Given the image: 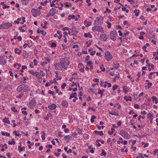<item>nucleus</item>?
I'll return each mask as SVG.
<instances>
[{"instance_id": "obj_1", "label": "nucleus", "mask_w": 158, "mask_h": 158, "mask_svg": "<svg viewBox=\"0 0 158 158\" xmlns=\"http://www.w3.org/2000/svg\"><path fill=\"white\" fill-rule=\"evenodd\" d=\"M70 63L69 58L66 57L61 58L60 62L55 64L54 66L56 70H62L63 69H66Z\"/></svg>"}, {"instance_id": "obj_2", "label": "nucleus", "mask_w": 158, "mask_h": 158, "mask_svg": "<svg viewBox=\"0 0 158 158\" xmlns=\"http://www.w3.org/2000/svg\"><path fill=\"white\" fill-rule=\"evenodd\" d=\"M30 88L27 85H22L19 86L17 89L19 92H26L30 90Z\"/></svg>"}, {"instance_id": "obj_3", "label": "nucleus", "mask_w": 158, "mask_h": 158, "mask_svg": "<svg viewBox=\"0 0 158 158\" xmlns=\"http://www.w3.org/2000/svg\"><path fill=\"white\" fill-rule=\"evenodd\" d=\"M12 26V24L11 23H5L0 25V29H8Z\"/></svg>"}, {"instance_id": "obj_4", "label": "nucleus", "mask_w": 158, "mask_h": 158, "mask_svg": "<svg viewBox=\"0 0 158 158\" xmlns=\"http://www.w3.org/2000/svg\"><path fill=\"white\" fill-rule=\"evenodd\" d=\"M92 30L93 31H98V32H100L102 33L104 32L103 28L100 26H94L92 28Z\"/></svg>"}, {"instance_id": "obj_5", "label": "nucleus", "mask_w": 158, "mask_h": 158, "mask_svg": "<svg viewBox=\"0 0 158 158\" xmlns=\"http://www.w3.org/2000/svg\"><path fill=\"white\" fill-rule=\"evenodd\" d=\"M111 39L113 41H115L116 39V36L117 35V33L115 31H111L110 34Z\"/></svg>"}, {"instance_id": "obj_6", "label": "nucleus", "mask_w": 158, "mask_h": 158, "mask_svg": "<svg viewBox=\"0 0 158 158\" xmlns=\"http://www.w3.org/2000/svg\"><path fill=\"white\" fill-rule=\"evenodd\" d=\"M105 56V58L107 61H110L112 58V56L108 51L106 52Z\"/></svg>"}, {"instance_id": "obj_7", "label": "nucleus", "mask_w": 158, "mask_h": 158, "mask_svg": "<svg viewBox=\"0 0 158 158\" xmlns=\"http://www.w3.org/2000/svg\"><path fill=\"white\" fill-rule=\"evenodd\" d=\"M5 56L4 55L2 56H0V64L1 65H4L6 64V58H5Z\"/></svg>"}, {"instance_id": "obj_8", "label": "nucleus", "mask_w": 158, "mask_h": 158, "mask_svg": "<svg viewBox=\"0 0 158 158\" xmlns=\"http://www.w3.org/2000/svg\"><path fill=\"white\" fill-rule=\"evenodd\" d=\"M120 134L125 138H128L129 135L128 134L124 131H120Z\"/></svg>"}, {"instance_id": "obj_9", "label": "nucleus", "mask_w": 158, "mask_h": 158, "mask_svg": "<svg viewBox=\"0 0 158 158\" xmlns=\"http://www.w3.org/2000/svg\"><path fill=\"white\" fill-rule=\"evenodd\" d=\"M56 80L55 79H54L53 80H50L49 82H48L45 85L46 87H48L51 85L55 82H56Z\"/></svg>"}, {"instance_id": "obj_10", "label": "nucleus", "mask_w": 158, "mask_h": 158, "mask_svg": "<svg viewBox=\"0 0 158 158\" xmlns=\"http://www.w3.org/2000/svg\"><path fill=\"white\" fill-rule=\"evenodd\" d=\"M41 14L40 11V10L37 9L35 10L33 13V15L34 17H36L37 16Z\"/></svg>"}, {"instance_id": "obj_11", "label": "nucleus", "mask_w": 158, "mask_h": 158, "mask_svg": "<svg viewBox=\"0 0 158 158\" xmlns=\"http://www.w3.org/2000/svg\"><path fill=\"white\" fill-rule=\"evenodd\" d=\"M76 33V31L74 29L72 28L71 29H69L68 34L70 35H72L75 34Z\"/></svg>"}, {"instance_id": "obj_12", "label": "nucleus", "mask_w": 158, "mask_h": 158, "mask_svg": "<svg viewBox=\"0 0 158 158\" xmlns=\"http://www.w3.org/2000/svg\"><path fill=\"white\" fill-rule=\"evenodd\" d=\"M36 104V101L34 99H32L29 102V106L31 108L32 106H35Z\"/></svg>"}, {"instance_id": "obj_13", "label": "nucleus", "mask_w": 158, "mask_h": 158, "mask_svg": "<svg viewBox=\"0 0 158 158\" xmlns=\"http://www.w3.org/2000/svg\"><path fill=\"white\" fill-rule=\"evenodd\" d=\"M37 32L38 33H41L44 36H45L46 34V32L45 31L42 30H41L39 28L37 29Z\"/></svg>"}, {"instance_id": "obj_14", "label": "nucleus", "mask_w": 158, "mask_h": 158, "mask_svg": "<svg viewBox=\"0 0 158 158\" xmlns=\"http://www.w3.org/2000/svg\"><path fill=\"white\" fill-rule=\"evenodd\" d=\"M19 29L22 32H24L26 31L27 28L25 25H23L19 28Z\"/></svg>"}, {"instance_id": "obj_15", "label": "nucleus", "mask_w": 158, "mask_h": 158, "mask_svg": "<svg viewBox=\"0 0 158 158\" xmlns=\"http://www.w3.org/2000/svg\"><path fill=\"white\" fill-rule=\"evenodd\" d=\"M56 107V106L55 104H52L48 106V107L49 109L53 110L55 109Z\"/></svg>"}, {"instance_id": "obj_16", "label": "nucleus", "mask_w": 158, "mask_h": 158, "mask_svg": "<svg viewBox=\"0 0 158 158\" xmlns=\"http://www.w3.org/2000/svg\"><path fill=\"white\" fill-rule=\"evenodd\" d=\"M14 52L15 53L17 54L18 55H19L22 52V50L18 48H16L14 49Z\"/></svg>"}, {"instance_id": "obj_17", "label": "nucleus", "mask_w": 158, "mask_h": 158, "mask_svg": "<svg viewBox=\"0 0 158 158\" xmlns=\"http://www.w3.org/2000/svg\"><path fill=\"white\" fill-rule=\"evenodd\" d=\"M61 104L62 106L65 107H67L68 106V103L66 101H63L62 102Z\"/></svg>"}, {"instance_id": "obj_18", "label": "nucleus", "mask_w": 158, "mask_h": 158, "mask_svg": "<svg viewBox=\"0 0 158 158\" xmlns=\"http://www.w3.org/2000/svg\"><path fill=\"white\" fill-rule=\"evenodd\" d=\"M55 12L56 9L54 8L51 9L49 11L50 14L51 16H53L55 14Z\"/></svg>"}, {"instance_id": "obj_19", "label": "nucleus", "mask_w": 158, "mask_h": 158, "mask_svg": "<svg viewBox=\"0 0 158 158\" xmlns=\"http://www.w3.org/2000/svg\"><path fill=\"white\" fill-rule=\"evenodd\" d=\"M3 122L5 123L9 124L10 123V121L9 120V118H5L3 119Z\"/></svg>"}, {"instance_id": "obj_20", "label": "nucleus", "mask_w": 158, "mask_h": 158, "mask_svg": "<svg viewBox=\"0 0 158 158\" xmlns=\"http://www.w3.org/2000/svg\"><path fill=\"white\" fill-rule=\"evenodd\" d=\"M106 35L104 34H102L101 35L100 37L101 40H102L103 41H106L107 39L106 37Z\"/></svg>"}, {"instance_id": "obj_21", "label": "nucleus", "mask_w": 158, "mask_h": 158, "mask_svg": "<svg viewBox=\"0 0 158 158\" xmlns=\"http://www.w3.org/2000/svg\"><path fill=\"white\" fill-rule=\"evenodd\" d=\"M94 132L97 135H99L101 136L103 135V131H94Z\"/></svg>"}, {"instance_id": "obj_22", "label": "nucleus", "mask_w": 158, "mask_h": 158, "mask_svg": "<svg viewBox=\"0 0 158 158\" xmlns=\"http://www.w3.org/2000/svg\"><path fill=\"white\" fill-rule=\"evenodd\" d=\"M93 48H91L89 49V51L90 52V54L91 55H94L95 54L96 52L95 51H93Z\"/></svg>"}, {"instance_id": "obj_23", "label": "nucleus", "mask_w": 158, "mask_h": 158, "mask_svg": "<svg viewBox=\"0 0 158 158\" xmlns=\"http://www.w3.org/2000/svg\"><path fill=\"white\" fill-rule=\"evenodd\" d=\"M152 101L154 102L155 101V103L156 104L158 102L157 99V98L155 96H153L152 97Z\"/></svg>"}, {"instance_id": "obj_24", "label": "nucleus", "mask_w": 158, "mask_h": 158, "mask_svg": "<svg viewBox=\"0 0 158 158\" xmlns=\"http://www.w3.org/2000/svg\"><path fill=\"white\" fill-rule=\"evenodd\" d=\"M114 75L115 77L114 78L113 81H114L115 82L117 80V79H119V78L120 77V76H119V75L118 74H114Z\"/></svg>"}, {"instance_id": "obj_25", "label": "nucleus", "mask_w": 158, "mask_h": 158, "mask_svg": "<svg viewBox=\"0 0 158 158\" xmlns=\"http://www.w3.org/2000/svg\"><path fill=\"white\" fill-rule=\"evenodd\" d=\"M21 2L23 5H26L28 3V0H21Z\"/></svg>"}, {"instance_id": "obj_26", "label": "nucleus", "mask_w": 158, "mask_h": 158, "mask_svg": "<svg viewBox=\"0 0 158 158\" xmlns=\"http://www.w3.org/2000/svg\"><path fill=\"white\" fill-rule=\"evenodd\" d=\"M72 77L74 80H77L78 79V76L76 73H74L73 74Z\"/></svg>"}, {"instance_id": "obj_27", "label": "nucleus", "mask_w": 158, "mask_h": 158, "mask_svg": "<svg viewBox=\"0 0 158 158\" xmlns=\"http://www.w3.org/2000/svg\"><path fill=\"white\" fill-rule=\"evenodd\" d=\"M13 133L16 136H18L19 137H20L21 135L18 132H17L16 131H14Z\"/></svg>"}, {"instance_id": "obj_28", "label": "nucleus", "mask_w": 158, "mask_h": 158, "mask_svg": "<svg viewBox=\"0 0 158 158\" xmlns=\"http://www.w3.org/2000/svg\"><path fill=\"white\" fill-rule=\"evenodd\" d=\"M75 18V17L74 15H69L68 17V19L69 20L71 19H74Z\"/></svg>"}, {"instance_id": "obj_29", "label": "nucleus", "mask_w": 158, "mask_h": 158, "mask_svg": "<svg viewBox=\"0 0 158 158\" xmlns=\"http://www.w3.org/2000/svg\"><path fill=\"white\" fill-rule=\"evenodd\" d=\"M56 1H53L52 2H51L50 6L51 7L55 6V7L57 8V6H55Z\"/></svg>"}, {"instance_id": "obj_30", "label": "nucleus", "mask_w": 158, "mask_h": 158, "mask_svg": "<svg viewBox=\"0 0 158 158\" xmlns=\"http://www.w3.org/2000/svg\"><path fill=\"white\" fill-rule=\"evenodd\" d=\"M102 152L101 154V156H106L107 154L106 152L104 149H102Z\"/></svg>"}, {"instance_id": "obj_31", "label": "nucleus", "mask_w": 158, "mask_h": 158, "mask_svg": "<svg viewBox=\"0 0 158 158\" xmlns=\"http://www.w3.org/2000/svg\"><path fill=\"white\" fill-rule=\"evenodd\" d=\"M124 98L126 101L131 100V98L130 96L127 97V96H125L124 97Z\"/></svg>"}, {"instance_id": "obj_32", "label": "nucleus", "mask_w": 158, "mask_h": 158, "mask_svg": "<svg viewBox=\"0 0 158 158\" xmlns=\"http://www.w3.org/2000/svg\"><path fill=\"white\" fill-rule=\"evenodd\" d=\"M21 18H18L17 19L14 21V23L15 24H19L20 23V21L21 20Z\"/></svg>"}, {"instance_id": "obj_33", "label": "nucleus", "mask_w": 158, "mask_h": 158, "mask_svg": "<svg viewBox=\"0 0 158 158\" xmlns=\"http://www.w3.org/2000/svg\"><path fill=\"white\" fill-rule=\"evenodd\" d=\"M148 118H150L151 121L153 119V116L151 113H148Z\"/></svg>"}, {"instance_id": "obj_34", "label": "nucleus", "mask_w": 158, "mask_h": 158, "mask_svg": "<svg viewBox=\"0 0 158 158\" xmlns=\"http://www.w3.org/2000/svg\"><path fill=\"white\" fill-rule=\"evenodd\" d=\"M134 12L135 13V16H137L139 15V10L135 9L134 10Z\"/></svg>"}, {"instance_id": "obj_35", "label": "nucleus", "mask_w": 158, "mask_h": 158, "mask_svg": "<svg viewBox=\"0 0 158 158\" xmlns=\"http://www.w3.org/2000/svg\"><path fill=\"white\" fill-rule=\"evenodd\" d=\"M45 59L46 60V61L44 63V64H47L48 63L50 62V59H49L48 57H45ZM43 63H44V62H43Z\"/></svg>"}, {"instance_id": "obj_36", "label": "nucleus", "mask_w": 158, "mask_h": 158, "mask_svg": "<svg viewBox=\"0 0 158 158\" xmlns=\"http://www.w3.org/2000/svg\"><path fill=\"white\" fill-rule=\"evenodd\" d=\"M64 5L66 7H71L72 6L71 4L68 2H65L64 3Z\"/></svg>"}, {"instance_id": "obj_37", "label": "nucleus", "mask_w": 158, "mask_h": 158, "mask_svg": "<svg viewBox=\"0 0 158 158\" xmlns=\"http://www.w3.org/2000/svg\"><path fill=\"white\" fill-rule=\"evenodd\" d=\"M104 91V90L102 89V90H101L100 89H98V94H101V96H102V94L103 93Z\"/></svg>"}, {"instance_id": "obj_38", "label": "nucleus", "mask_w": 158, "mask_h": 158, "mask_svg": "<svg viewBox=\"0 0 158 158\" xmlns=\"http://www.w3.org/2000/svg\"><path fill=\"white\" fill-rule=\"evenodd\" d=\"M123 91L125 93H126L127 91V89L126 86H124L123 87Z\"/></svg>"}, {"instance_id": "obj_39", "label": "nucleus", "mask_w": 158, "mask_h": 158, "mask_svg": "<svg viewBox=\"0 0 158 158\" xmlns=\"http://www.w3.org/2000/svg\"><path fill=\"white\" fill-rule=\"evenodd\" d=\"M141 144L143 145V146L144 148H145L148 147V143H145L143 142H142L141 143Z\"/></svg>"}, {"instance_id": "obj_40", "label": "nucleus", "mask_w": 158, "mask_h": 158, "mask_svg": "<svg viewBox=\"0 0 158 158\" xmlns=\"http://www.w3.org/2000/svg\"><path fill=\"white\" fill-rule=\"evenodd\" d=\"M18 150L20 152H22L23 150H24L25 149V147H22L20 146H19L18 147Z\"/></svg>"}, {"instance_id": "obj_41", "label": "nucleus", "mask_w": 158, "mask_h": 158, "mask_svg": "<svg viewBox=\"0 0 158 158\" xmlns=\"http://www.w3.org/2000/svg\"><path fill=\"white\" fill-rule=\"evenodd\" d=\"M8 144L11 145H14L15 144V141L14 139H12L11 142L9 141Z\"/></svg>"}, {"instance_id": "obj_42", "label": "nucleus", "mask_w": 158, "mask_h": 158, "mask_svg": "<svg viewBox=\"0 0 158 158\" xmlns=\"http://www.w3.org/2000/svg\"><path fill=\"white\" fill-rule=\"evenodd\" d=\"M38 81L40 82L41 83L42 81V78L40 76L37 78Z\"/></svg>"}, {"instance_id": "obj_43", "label": "nucleus", "mask_w": 158, "mask_h": 158, "mask_svg": "<svg viewBox=\"0 0 158 158\" xmlns=\"http://www.w3.org/2000/svg\"><path fill=\"white\" fill-rule=\"evenodd\" d=\"M96 117L95 115H92L91 117V122L92 123H93L94 122V119L96 118Z\"/></svg>"}, {"instance_id": "obj_44", "label": "nucleus", "mask_w": 158, "mask_h": 158, "mask_svg": "<svg viewBox=\"0 0 158 158\" xmlns=\"http://www.w3.org/2000/svg\"><path fill=\"white\" fill-rule=\"evenodd\" d=\"M89 36H91V35L90 34V33L88 32V34L86 33H84V36L86 38L89 37Z\"/></svg>"}, {"instance_id": "obj_45", "label": "nucleus", "mask_w": 158, "mask_h": 158, "mask_svg": "<svg viewBox=\"0 0 158 158\" xmlns=\"http://www.w3.org/2000/svg\"><path fill=\"white\" fill-rule=\"evenodd\" d=\"M135 158H144V156L142 153H140L139 156Z\"/></svg>"}, {"instance_id": "obj_46", "label": "nucleus", "mask_w": 158, "mask_h": 158, "mask_svg": "<svg viewBox=\"0 0 158 158\" xmlns=\"http://www.w3.org/2000/svg\"><path fill=\"white\" fill-rule=\"evenodd\" d=\"M119 64L117 63L116 64H114L113 66L116 69H118L119 67Z\"/></svg>"}, {"instance_id": "obj_47", "label": "nucleus", "mask_w": 158, "mask_h": 158, "mask_svg": "<svg viewBox=\"0 0 158 158\" xmlns=\"http://www.w3.org/2000/svg\"><path fill=\"white\" fill-rule=\"evenodd\" d=\"M72 95H74V96H76L77 95V93H72L69 97V98L70 99H71L72 98Z\"/></svg>"}, {"instance_id": "obj_48", "label": "nucleus", "mask_w": 158, "mask_h": 158, "mask_svg": "<svg viewBox=\"0 0 158 158\" xmlns=\"http://www.w3.org/2000/svg\"><path fill=\"white\" fill-rule=\"evenodd\" d=\"M11 110L15 112H17V110L15 109V107L14 106L12 107L11 108Z\"/></svg>"}, {"instance_id": "obj_49", "label": "nucleus", "mask_w": 158, "mask_h": 158, "mask_svg": "<svg viewBox=\"0 0 158 158\" xmlns=\"http://www.w3.org/2000/svg\"><path fill=\"white\" fill-rule=\"evenodd\" d=\"M153 154L156 155L158 153V149L157 148L153 152Z\"/></svg>"}, {"instance_id": "obj_50", "label": "nucleus", "mask_w": 158, "mask_h": 158, "mask_svg": "<svg viewBox=\"0 0 158 158\" xmlns=\"http://www.w3.org/2000/svg\"><path fill=\"white\" fill-rule=\"evenodd\" d=\"M118 87V85H115L112 87V89L113 90H115Z\"/></svg>"}, {"instance_id": "obj_51", "label": "nucleus", "mask_w": 158, "mask_h": 158, "mask_svg": "<svg viewBox=\"0 0 158 158\" xmlns=\"http://www.w3.org/2000/svg\"><path fill=\"white\" fill-rule=\"evenodd\" d=\"M33 63H34V65L35 66H36L38 64L37 61L35 59L33 60Z\"/></svg>"}, {"instance_id": "obj_52", "label": "nucleus", "mask_w": 158, "mask_h": 158, "mask_svg": "<svg viewBox=\"0 0 158 158\" xmlns=\"http://www.w3.org/2000/svg\"><path fill=\"white\" fill-rule=\"evenodd\" d=\"M134 107L136 109H139V106L138 104H135L134 106Z\"/></svg>"}, {"instance_id": "obj_53", "label": "nucleus", "mask_w": 158, "mask_h": 158, "mask_svg": "<svg viewBox=\"0 0 158 158\" xmlns=\"http://www.w3.org/2000/svg\"><path fill=\"white\" fill-rule=\"evenodd\" d=\"M55 77L57 78V80H61V79L60 76H59L58 75H56Z\"/></svg>"}, {"instance_id": "obj_54", "label": "nucleus", "mask_w": 158, "mask_h": 158, "mask_svg": "<svg viewBox=\"0 0 158 158\" xmlns=\"http://www.w3.org/2000/svg\"><path fill=\"white\" fill-rule=\"evenodd\" d=\"M10 7V6H9L7 5H5L3 7H2V8L3 9H5L6 8H9Z\"/></svg>"}, {"instance_id": "obj_55", "label": "nucleus", "mask_w": 158, "mask_h": 158, "mask_svg": "<svg viewBox=\"0 0 158 158\" xmlns=\"http://www.w3.org/2000/svg\"><path fill=\"white\" fill-rule=\"evenodd\" d=\"M66 84L65 83H63L61 86V88L62 89H64L65 87H66Z\"/></svg>"}, {"instance_id": "obj_56", "label": "nucleus", "mask_w": 158, "mask_h": 158, "mask_svg": "<svg viewBox=\"0 0 158 158\" xmlns=\"http://www.w3.org/2000/svg\"><path fill=\"white\" fill-rule=\"evenodd\" d=\"M19 67V68H20L21 66V64L19 63H16L15 64L14 66L15 67H16L17 66Z\"/></svg>"}, {"instance_id": "obj_57", "label": "nucleus", "mask_w": 158, "mask_h": 158, "mask_svg": "<svg viewBox=\"0 0 158 158\" xmlns=\"http://www.w3.org/2000/svg\"><path fill=\"white\" fill-rule=\"evenodd\" d=\"M41 25L42 27L45 29H46L47 28V27L46 25H45V24H44L43 23H42L41 24Z\"/></svg>"}, {"instance_id": "obj_58", "label": "nucleus", "mask_w": 158, "mask_h": 158, "mask_svg": "<svg viewBox=\"0 0 158 158\" xmlns=\"http://www.w3.org/2000/svg\"><path fill=\"white\" fill-rule=\"evenodd\" d=\"M95 149V148H92L90 150V152L92 153H93L94 152Z\"/></svg>"}, {"instance_id": "obj_59", "label": "nucleus", "mask_w": 158, "mask_h": 158, "mask_svg": "<svg viewBox=\"0 0 158 158\" xmlns=\"http://www.w3.org/2000/svg\"><path fill=\"white\" fill-rule=\"evenodd\" d=\"M34 75L37 78L39 76V73L38 72H36L35 73V74H34Z\"/></svg>"}, {"instance_id": "obj_60", "label": "nucleus", "mask_w": 158, "mask_h": 158, "mask_svg": "<svg viewBox=\"0 0 158 158\" xmlns=\"http://www.w3.org/2000/svg\"><path fill=\"white\" fill-rule=\"evenodd\" d=\"M100 140L98 139L96 141V145L98 146H100L101 145V144L99 143V142Z\"/></svg>"}, {"instance_id": "obj_61", "label": "nucleus", "mask_w": 158, "mask_h": 158, "mask_svg": "<svg viewBox=\"0 0 158 158\" xmlns=\"http://www.w3.org/2000/svg\"><path fill=\"white\" fill-rule=\"evenodd\" d=\"M72 134L74 137H76L77 135V133L75 132H73Z\"/></svg>"}, {"instance_id": "obj_62", "label": "nucleus", "mask_w": 158, "mask_h": 158, "mask_svg": "<svg viewBox=\"0 0 158 158\" xmlns=\"http://www.w3.org/2000/svg\"><path fill=\"white\" fill-rule=\"evenodd\" d=\"M106 23L108 25L107 26V27L108 28H110L111 27V23L110 22H108V21L106 22Z\"/></svg>"}, {"instance_id": "obj_63", "label": "nucleus", "mask_w": 158, "mask_h": 158, "mask_svg": "<svg viewBox=\"0 0 158 158\" xmlns=\"http://www.w3.org/2000/svg\"><path fill=\"white\" fill-rule=\"evenodd\" d=\"M41 137L42 138H44L45 137V134L44 132H42L41 133Z\"/></svg>"}, {"instance_id": "obj_64", "label": "nucleus", "mask_w": 158, "mask_h": 158, "mask_svg": "<svg viewBox=\"0 0 158 158\" xmlns=\"http://www.w3.org/2000/svg\"><path fill=\"white\" fill-rule=\"evenodd\" d=\"M103 65H102L100 67V68L102 70V71L104 72L105 71V68H103Z\"/></svg>"}]
</instances>
